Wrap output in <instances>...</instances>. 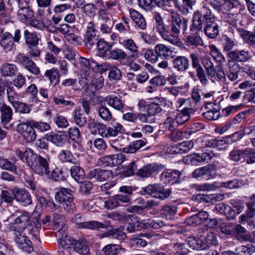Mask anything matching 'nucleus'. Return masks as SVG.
Segmentation results:
<instances>
[{
	"label": "nucleus",
	"instance_id": "obj_1",
	"mask_svg": "<svg viewBox=\"0 0 255 255\" xmlns=\"http://www.w3.org/2000/svg\"><path fill=\"white\" fill-rule=\"evenodd\" d=\"M153 18L156 31L164 40L168 41L171 40V37L179 35L181 30L185 31L187 29L188 19L173 10L170 12V16L166 22H164L161 14L158 12L154 13Z\"/></svg>",
	"mask_w": 255,
	"mask_h": 255
},
{
	"label": "nucleus",
	"instance_id": "obj_2",
	"mask_svg": "<svg viewBox=\"0 0 255 255\" xmlns=\"http://www.w3.org/2000/svg\"><path fill=\"white\" fill-rule=\"evenodd\" d=\"M193 17L201 21V32L204 23L203 31L209 38L214 39L219 35V26L216 22L217 18L209 7L203 6L194 12Z\"/></svg>",
	"mask_w": 255,
	"mask_h": 255
},
{
	"label": "nucleus",
	"instance_id": "obj_3",
	"mask_svg": "<svg viewBox=\"0 0 255 255\" xmlns=\"http://www.w3.org/2000/svg\"><path fill=\"white\" fill-rule=\"evenodd\" d=\"M26 154V160L27 164L31 167L32 171L39 175H49L50 171L49 170L50 158L43 157L40 155L35 153L31 149L26 151L24 153Z\"/></svg>",
	"mask_w": 255,
	"mask_h": 255
},
{
	"label": "nucleus",
	"instance_id": "obj_4",
	"mask_svg": "<svg viewBox=\"0 0 255 255\" xmlns=\"http://www.w3.org/2000/svg\"><path fill=\"white\" fill-rule=\"evenodd\" d=\"M13 219L9 229L12 231H23L31 225V216L29 213L25 211H17L8 217L7 220Z\"/></svg>",
	"mask_w": 255,
	"mask_h": 255
},
{
	"label": "nucleus",
	"instance_id": "obj_5",
	"mask_svg": "<svg viewBox=\"0 0 255 255\" xmlns=\"http://www.w3.org/2000/svg\"><path fill=\"white\" fill-rule=\"evenodd\" d=\"M194 19L192 17V24L190 26V33L187 36L185 40L186 45L189 47H197L202 46L204 42L200 36L201 33V21Z\"/></svg>",
	"mask_w": 255,
	"mask_h": 255
},
{
	"label": "nucleus",
	"instance_id": "obj_6",
	"mask_svg": "<svg viewBox=\"0 0 255 255\" xmlns=\"http://www.w3.org/2000/svg\"><path fill=\"white\" fill-rule=\"evenodd\" d=\"M57 203L61 205L65 211L73 213L76 211V206L73 202L72 191L68 188H61L55 195Z\"/></svg>",
	"mask_w": 255,
	"mask_h": 255
},
{
	"label": "nucleus",
	"instance_id": "obj_7",
	"mask_svg": "<svg viewBox=\"0 0 255 255\" xmlns=\"http://www.w3.org/2000/svg\"><path fill=\"white\" fill-rule=\"evenodd\" d=\"M140 192L142 195L148 194L153 198L163 200L170 196L171 191L169 188H165L160 184L155 183L142 188Z\"/></svg>",
	"mask_w": 255,
	"mask_h": 255
},
{
	"label": "nucleus",
	"instance_id": "obj_8",
	"mask_svg": "<svg viewBox=\"0 0 255 255\" xmlns=\"http://www.w3.org/2000/svg\"><path fill=\"white\" fill-rule=\"evenodd\" d=\"M30 119L21 118L20 122L17 126V131L20 133L25 139L28 142L34 141L37 134L34 130V127L29 124Z\"/></svg>",
	"mask_w": 255,
	"mask_h": 255
},
{
	"label": "nucleus",
	"instance_id": "obj_9",
	"mask_svg": "<svg viewBox=\"0 0 255 255\" xmlns=\"http://www.w3.org/2000/svg\"><path fill=\"white\" fill-rule=\"evenodd\" d=\"M213 154L212 152H195L184 157L183 162L186 165L198 166L204 162H209L212 158Z\"/></svg>",
	"mask_w": 255,
	"mask_h": 255
},
{
	"label": "nucleus",
	"instance_id": "obj_10",
	"mask_svg": "<svg viewBox=\"0 0 255 255\" xmlns=\"http://www.w3.org/2000/svg\"><path fill=\"white\" fill-rule=\"evenodd\" d=\"M29 56L19 53L15 57V61L32 74L38 76L40 74V69Z\"/></svg>",
	"mask_w": 255,
	"mask_h": 255
},
{
	"label": "nucleus",
	"instance_id": "obj_11",
	"mask_svg": "<svg viewBox=\"0 0 255 255\" xmlns=\"http://www.w3.org/2000/svg\"><path fill=\"white\" fill-rule=\"evenodd\" d=\"M97 33V30L95 28L93 22H89L87 23L86 31L83 35V42L88 48H92L98 41L99 36Z\"/></svg>",
	"mask_w": 255,
	"mask_h": 255
},
{
	"label": "nucleus",
	"instance_id": "obj_12",
	"mask_svg": "<svg viewBox=\"0 0 255 255\" xmlns=\"http://www.w3.org/2000/svg\"><path fill=\"white\" fill-rule=\"evenodd\" d=\"M14 241L18 248L23 251L30 253L33 251L32 244L22 231H15Z\"/></svg>",
	"mask_w": 255,
	"mask_h": 255
},
{
	"label": "nucleus",
	"instance_id": "obj_13",
	"mask_svg": "<svg viewBox=\"0 0 255 255\" xmlns=\"http://www.w3.org/2000/svg\"><path fill=\"white\" fill-rule=\"evenodd\" d=\"M1 124L5 129L11 130L13 127V124L10 123L12 119V109L5 103L1 104Z\"/></svg>",
	"mask_w": 255,
	"mask_h": 255
},
{
	"label": "nucleus",
	"instance_id": "obj_14",
	"mask_svg": "<svg viewBox=\"0 0 255 255\" xmlns=\"http://www.w3.org/2000/svg\"><path fill=\"white\" fill-rule=\"evenodd\" d=\"M166 104V100L164 98H155L153 102L146 105V113L150 116L158 114L162 112Z\"/></svg>",
	"mask_w": 255,
	"mask_h": 255
},
{
	"label": "nucleus",
	"instance_id": "obj_15",
	"mask_svg": "<svg viewBox=\"0 0 255 255\" xmlns=\"http://www.w3.org/2000/svg\"><path fill=\"white\" fill-rule=\"evenodd\" d=\"M78 63L81 69L83 74L84 75L83 79L86 81L90 80L91 76H90V71L94 69L96 66V61L93 58H86L84 57H80L78 60Z\"/></svg>",
	"mask_w": 255,
	"mask_h": 255
},
{
	"label": "nucleus",
	"instance_id": "obj_16",
	"mask_svg": "<svg viewBox=\"0 0 255 255\" xmlns=\"http://www.w3.org/2000/svg\"><path fill=\"white\" fill-rule=\"evenodd\" d=\"M164 167V166L156 163L148 164L139 169L136 175L143 178L153 177L160 171Z\"/></svg>",
	"mask_w": 255,
	"mask_h": 255
},
{
	"label": "nucleus",
	"instance_id": "obj_17",
	"mask_svg": "<svg viewBox=\"0 0 255 255\" xmlns=\"http://www.w3.org/2000/svg\"><path fill=\"white\" fill-rule=\"evenodd\" d=\"M135 189V188L132 186H122L119 188V193L117 194V199L120 201L122 203H130L132 199L133 191Z\"/></svg>",
	"mask_w": 255,
	"mask_h": 255
},
{
	"label": "nucleus",
	"instance_id": "obj_18",
	"mask_svg": "<svg viewBox=\"0 0 255 255\" xmlns=\"http://www.w3.org/2000/svg\"><path fill=\"white\" fill-rule=\"evenodd\" d=\"M198 105L199 104L190 98H178L176 102L177 108L183 107V109H185V111L192 115L194 114L198 110Z\"/></svg>",
	"mask_w": 255,
	"mask_h": 255
},
{
	"label": "nucleus",
	"instance_id": "obj_19",
	"mask_svg": "<svg viewBox=\"0 0 255 255\" xmlns=\"http://www.w3.org/2000/svg\"><path fill=\"white\" fill-rule=\"evenodd\" d=\"M14 199L23 206H28L32 203L31 196L25 190L15 188L13 189Z\"/></svg>",
	"mask_w": 255,
	"mask_h": 255
},
{
	"label": "nucleus",
	"instance_id": "obj_20",
	"mask_svg": "<svg viewBox=\"0 0 255 255\" xmlns=\"http://www.w3.org/2000/svg\"><path fill=\"white\" fill-rule=\"evenodd\" d=\"M173 68L178 72H184L189 69V60L185 56H177L172 62Z\"/></svg>",
	"mask_w": 255,
	"mask_h": 255
},
{
	"label": "nucleus",
	"instance_id": "obj_21",
	"mask_svg": "<svg viewBox=\"0 0 255 255\" xmlns=\"http://www.w3.org/2000/svg\"><path fill=\"white\" fill-rule=\"evenodd\" d=\"M154 52L157 55L158 58H161L164 60H167L174 57V52L170 46H168L163 44H158L154 47Z\"/></svg>",
	"mask_w": 255,
	"mask_h": 255
},
{
	"label": "nucleus",
	"instance_id": "obj_22",
	"mask_svg": "<svg viewBox=\"0 0 255 255\" xmlns=\"http://www.w3.org/2000/svg\"><path fill=\"white\" fill-rule=\"evenodd\" d=\"M104 101L114 109L123 112L125 104L120 96L114 94L108 95L105 97Z\"/></svg>",
	"mask_w": 255,
	"mask_h": 255
},
{
	"label": "nucleus",
	"instance_id": "obj_23",
	"mask_svg": "<svg viewBox=\"0 0 255 255\" xmlns=\"http://www.w3.org/2000/svg\"><path fill=\"white\" fill-rule=\"evenodd\" d=\"M228 56L229 60L233 62H244L250 59V53L249 51L245 50H235L228 52Z\"/></svg>",
	"mask_w": 255,
	"mask_h": 255
},
{
	"label": "nucleus",
	"instance_id": "obj_24",
	"mask_svg": "<svg viewBox=\"0 0 255 255\" xmlns=\"http://www.w3.org/2000/svg\"><path fill=\"white\" fill-rule=\"evenodd\" d=\"M129 11L130 17L133 21L135 26L139 29L145 30L147 23L142 14L133 8H130Z\"/></svg>",
	"mask_w": 255,
	"mask_h": 255
},
{
	"label": "nucleus",
	"instance_id": "obj_25",
	"mask_svg": "<svg viewBox=\"0 0 255 255\" xmlns=\"http://www.w3.org/2000/svg\"><path fill=\"white\" fill-rule=\"evenodd\" d=\"M165 226L164 222L159 219H148L138 222L137 227L142 229L152 228L159 229Z\"/></svg>",
	"mask_w": 255,
	"mask_h": 255
},
{
	"label": "nucleus",
	"instance_id": "obj_26",
	"mask_svg": "<svg viewBox=\"0 0 255 255\" xmlns=\"http://www.w3.org/2000/svg\"><path fill=\"white\" fill-rule=\"evenodd\" d=\"M180 174V172L177 170L166 171L161 174L160 178L165 184H173L178 182Z\"/></svg>",
	"mask_w": 255,
	"mask_h": 255
},
{
	"label": "nucleus",
	"instance_id": "obj_27",
	"mask_svg": "<svg viewBox=\"0 0 255 255\" xmlns=\"http://www.w3.org/2000/svg\"><path fill=\"white\" fill-rule=\"evenodd\" d=\"M14 42L12 35L8 32H5L0 36V45L6 52L13 49Z\"/></svg>",
	"mask_w": 255,
	"mask_h": 255
},
{
	"label": "nucleus",
	"instance_id": "obj_28",
	"mask_svg": "<svg viewBox=\"0 0 255 255\" xmlns=\"http://www.w3.org/2000/svg\"><path fill=\"white\" fill-rule=\"evenodd\" d=\"M146 142L145 139L134 140L130 142L126 147L122 148L121 150L125 153H134L140 148L144 146Z\"/></svg>",
	"mask_w": 255,
	"mask_h": 255
},
{
	"label": "nucleus",
	"instance_id": "obj_29",
	"mask_svg": "<svg viewBox=\"0 0 255 255\" xmlns=\"http://www.w3.org/2000/svg\"><path fill=\"white\" fill-rule=\"evenodd\" d=\"M235 253L231 251L225 252L223 255H251L255 252V246L248 244L246 246H241L236 248Z\"/></svg>",
	"mask_w": 255,
	"mask_h": 255
},
{
	"label": "nucleus",
	"instance_id": "obj_30",
	"mask_svg": "<svg viewBox=\"0 0 255 255\" xmlns=\"http://www.w3.org/2000/svg\"><path fill=\"white\" fill-rule=\"evenodd\" d=\"M105 237H111L119 241H123L127 238V234L124 232V227L120 226L108 231L104 234Z\"/></svg>",
	"mask_w": 255,
	"mask_h": 255
},
{
	"label": "nucleus",
	"instance_id": "obj_31",
	"mask_svg": "<svg viewBox=\"0 0 255 255\" xmlns=\"http://www.w3.org/2000/svg\"><path fill=\"white\" fill-rule=\"evenodd\" d=\"M97 47L99 51V55L103 58L108 57V54L112 48V44L105 41L104 39L101 38L96 43Z\"/></svg>",
	"mask_w": 255,
	"mask_h": 255
},
{
	"label": "nucleus",
	"instance_id": "obj_32",
	"mask_svg": "<svg viewBox=\"0 0 255 255\" xmlns=\"http://www.w3.org/2000/svg\"><path fill=\"white\" fill-rule=\"evenodd\" d=\"M58 159L62 163H69L73 164H79V161L68 150H61L58 155Z\"/></svg>",
	"mask_w": 255,
	"mask_h": 255
},
{
	"label": "nucleus",
	"instance_id": "obj_33",
	"mask_svg": "<svg viewBox=\"0 0 255 255\" xmlns=\"http://www.w3.org/2000/svg\"><path fill=\"white\" fill-rule=\"evenodd\" d=\"M201 63L204 66L208 77L215 82V67L210 58L205 56L202 58Z\"/></svg>",
	"mask_w": 255,
	"mask_h": 255
},
{
	"label": "nucleus",
	"instance_id": "obj_34",
	"mask_svg": "<svg viewBox=\"0 0 255 255\" xmlns=\"http://www.w3.org/2000/svg\"><path fill=\"white\" fill-rule=\"evenodd\" d=\"M250 148L240 150L234 149L229 153V159L234 162H239L244 160L246 156L250 153Z\"/></svg>",
	"mask_w": 255,
	"mask_h": 255
},
{
	"label": "nucleus",
	"instance_id": "obj_35",
	"mask_svg": "<svg viewBox=\"0 0 255 255\" xmlns=\"http://www.w3.org/2000/svg\"><path fill=\"white\" fill-rule=\"evenodd\" d=\"M73 248L80 255H90V249L85 239L74 240L73 241Z\"/></svg>",
	"mask_w": 255,
	"mask_h": 255
},
{
	"label": "nucleus",
	"instance_id": "obj_36",
	"mask_svg": "<svg viewBox=\"0 0 255 255\" xmlns=\"http://www.w3.org/2000/svg\"><path fill=\"white\" fill-rule=\"evenodd\" d=\"M228 67L229 71L227 73L228 78L232 81H234L238 78V74L241 70L240 65L231 60H228Z\"/></svg>",
	"mask_w": 255,
	"mask_h": 255
},
{
	"label": "nucleus",
	"instance_id": "obj_37",
	"mask_svg": "<svg viewBox=\"0 0 255 255\" xmlns=\"http://www.w3.org/2000/svg\"><path fill=\"white\" fill-rule=\"evenodd\" d=\"M125 131L124 128L121 124L116 122L107 128L106 138L115 137Z\"/></svg>",
	"mask_w": 255,
	"mask_h": 255
},
{
	"label": "nucleus",
	"instance_id": "obj_38",
	"mask_svg": "<svg viewBox=\"0 0 255 255\" xmlns=\"http://www.w3.org/2000/svg\"><path fill=\"white\" fill-rule=\"evenodd\" d=\"M99 117L103 121L109 122L113 119V115L110 110L102 104H99L96 108Z\"/></svg>",
	"mask_w": 255,
	"mask_h": 255
},
{
	"label": "nucleus",
	"instance_id": "obj_39",
	"mask_svg": "<svg viewBox=\"0 0 255 255\" xmlns=\"http://www.w3.org/2000/svg\"><path fill=\"white\" fill-rule=\"evenodd\" d=\"M22 4V2H21L19 5H18L19 8L17 14L21 20L24 22L33 16L34 12L28 6H23Z\"/></svg>",
	"mask_w": 255,
	"mask_h": 255
},
{
	"label": "nucleus",
	"instance_id": "obj_40",
	"mask_svg": "<svg viewBox=\"0 0 255 255\" xmlns=\"http://www.w3.org/2000/svg\"><path fill=\"white\" fill-rule=\"evenodd\" d=\"M186 242L188 246L193 249L206 250H208L209 248L208 245L206 244L202 241H200L198 238L194 237H188L186 239Z\"/></svg>",
	"mask_w": 255,
	"mask_h": 255
},
{
	"label": "nucleus",
	"instance_id": "obj_41",
	"mask_svg": "<svg viewBox=\"0 0 255 255\" xmlns=\"http://www.w3.org/2000/svg\"><path fill=\"white\" fill-rule=\"evenodd\" d=\"M195 3V0H182L181 5L176 3V7L182 14L186 15L191 12L193 10V7Z\"/></svg>",
	"mask_w": 255,
	"mask_h": 255
},
{
	"label": "nucleus",
	"instance_id": "obj_42",
	"mask_svg": "<svg viewBox=\"0 0 255 255\" xmlns=\"http://www.w3.org/2000/svg\"><path fill=\"white\" fill-rule=\"evenodd\" d=\"M235 231L236 232V239L240 242H246L250 240L251 236L244 227H242L241 225H236L235 227Z\"/></svg>",
	"mask_w": 255,
	"mask_h": 255
},
{
	"label": "nucleus",
	"instance_id": "obj_43",
	"mask_svg": "<svg viewBox=\"0 0 255 255\" xmlns=\"http://www.w3.org/2000/svg\"><path fill=\"white\" fill-rule=\"evenodd\" d=\"M44 138L57 146H62L64 144L63 135L54 132H50L46 134Z\"/></svg>",
	"mask_w": 255,
	"mask_h": 255
},
{
	"label": "nucleus",
	"instance_id": "obj_44",
	"mask_svg": "<svg viewBox=\"0 0 255 255\" xmlns=\"http://www.w3.org/2000/svg\"><path fill=\"white\" fill-rule=\"evenodd\" d=\"M0 168L3 170L16 173L17 167L15 162H12L10 159L0 156Z\"/></svg>",
	"mask_w": 255,
	"mask_h": 255
},
{
	"label": "nucleus",
	"instance_id": "obj_45",
	"mask_svg": "<svg viewBox=\"0 0 255 255\" xmlns=\"http://www.w3.org/2000/svg\"><path fill=\"white\" fill-rule=\"evenodd\" d=\"M177 213V207L174 205H165L161 209V216L167 219H173Z\"/></svg>",
	"mask_w": 255,
	"mask_h": 255
},
{
	"label": "nucleus",
	"instance_id": "obj_46",
	"mask_svg": "<svg viewBox=\"0 0 255 255\" xmlns=\"http://www.w3.org/2000/svg\"><path fill=\"white\" fill-rule=\"evenodd\" d=\"M120 43L127 49L128 50L130 53L131 57H137L138 51L137 46L132 39H128L124 40Z\"/></svg>",
	"mask_w": 255,
	"mask_h": 255
},
{
	"label": "nucleus",
	"instance_id": "obj_47",
	"mask_svg": "<svg viewBox=\"0 0 255 255\" xmlns=\"http://www.w3.org/2000/svg\"><path fill=\"white\" fill-rule=\"evenodd\" d=\"M44 76L48 79L51 84L56 85L59 82V71L55 68L47 70L44 73Z\"/></svg>",
	"mask_w": 255,
	"mask_h": 255
},
{
	"label": "nucleus",
	"instance_id": "obj_48",
	"mask_svg": "<svg viewBox=\"0 0 255 255\" xmlns=\"http://www.w3.org/2000/svg\"><path fill=\"white\" fill-rule=\"evenodd\" d=\"M127 57V54L123 50L116 48L113 49H111L108 54V57H107L106 59L121 61L125 60Z\"/></svg>",
	"mask_w": 255,
	"mask_h": 255
},
{
	"label": "nucleus",
	"instance_id": "obj_49",
	"mask_svg": "<svg viewBox=\"0 0 255 255\" xmlns=\"http://www.w3.org/2000/svg\"><path fill=\"white\" fill-rule=\"evenodd\" d=\"M70 173L72 177L79 183L82 182L85 176L84 170L77 165L71 167Z\"/></svg>",
	"mask_w": 255,
	"mask_h": 255
},
{
	"label": "nucleus",
	"instance_id": "obj_50",
	"mask_svg": "<svg viewBox=\"0 0 255 255\" xmlns=\"http://www.w3.org/2000/svg\"><path fill=\"white\" fill-rule=\"evenodd\" d=\"M24 37L27 46L38 45L39 39L35 33L31 32L26 29L24 31Z\"/></svg>",
	"mask_w": 255,
	"mask_h": 255
},
{
	"label": "nucleus",
	"instance_id": "obj_51",
	"mask_svg": "<svg viewBox=\"0 0 255 255\" xmlns=\"http://www.w3.org/2000/svg\"><path fill=\"white\" fill-rule=\"evenodd\" d=\"M17 66L13 64L5 63L2 65L1 72L4 76L11 77L17 71Z\"/></svg>",
	"mask_w": 255,
	"mask_h": 255
},
{
	"label": "nucleus",
	"instance_id": "obj_52",
	"mask_svg": "<svg viewBox=\"0 0 255 255\" xmlns=\"http://www.w3.org/2000/svg\"><path fill=\"white\" fill-rule=\"evenodd\" d=\"M6 90L8 101L12 106L19 101V95L16 92L13 87L7 86Z\"/></svg>",
	"mask_w": 255,
	"mask_h": 255
},
{
	"label": "nucleus",
	"instance_id": "obj_53",
	"mask_svg": "<svg viewBox=\"0 0 255 255\" xmlns=\"http://www.w3.org/2000/svg\"><path fill=\"white\" fill-rule=\"evenodd\" d=\"M240 35L250 46L255 48V33L243 30Z\"/></svg>",
	"mask_w": 255,
	"mask_h": 255
},
{
	"label": "nucleus",
	"instance_id": "obj_54",
	"mask_svg": "<svg viewBox=\"0 0 255 255\" xmlns=\"http://www.w3.org/2000/svg\"><path fill=\"white\" fill-rule=\"evenodd\" d=\"M223 42L224 50L230 52L236 45L235 39L228 37L226 35H223L221 38Z\"/></svg>",
	"mask_w": 255,
	"mask_h": 255
},
{
	"label": "nucleus",
	"instance_id": "obj_55",
	"mask_svg": "<svg viewBox=\"0 0 255 255\" xmlns=\"http://www.w3.org/2000/svg\"><path fill=\"white\" fill-rule=\"evenodd\" d=\"M122 247L117 244H109L103 248L102 251L106 255H117Z\"/></svg>",
	"mask_w": 255,
	"mask_h": 255
},
{
	"label": "nucleus",
	"instance_id": "obj_56",
	"mask_svg": "<svg viewBox=\"0 0 255 255\" xmlns=\"http://www.w3.org/2000/svg\"><path fill=\"white\" fill-rule=\"evenodd\" d=\"M172 248L176 255H188L189 250L184 243H176L173 245Z\"/></svg>",
	"mask_w": 255,
	"mask_h": 255
},
{
	"label": "nucleus",
	"instance_id": "obj_57",
	"mask_svg": "<svg viewBox=\"0 0 255 255\" xmlns=\"http://www.w3.org/2000/svg\"><path fill=\"white\" fill-rule=\"evenodd\" d=\"M74 120L76 124L80 127L84 126L87 123V118L84 116L81 109L74 111Z\"/></svg>",
	"mask_w": 255,
	"mask_h": 255
},
{
	"label": "nucleus",
	"instance_id": "obj_58",
	"mask_svg": "<svg viewBox=\"0 0 255 255\" xmlns=\"http://www.w3.org/2000/svg\"><path fill=\"white\" fill-rule=\"evenodd\" d=\"M122 75L120 69L117 67L112 66L110 69L108 78L110 81L117 82L122 79Z\"/></svg>",
	"mask_w": 255,
	"mask_h": 255
},
{
	"label": "nucleus",
	"instance_id": "obj_59",
	"mask_svg": "<svg viewBox=\"0 0 255 255\" xmlns=\"http://www.w3.org/2000/svg\"><path fill=\"white\" fill-rule=\"evenodd\" d=\"M192 115L182 109L177 114L176 121L179 125H182L190 120Z\"/></svg>",
	"mask_w": 255,
	"mask_h": 255
},
{
	"label": "nucleus",
	"instance_id": "obj_60",
	"mask_svg": "<svg viewBox=\"0 0 255 255\" xmlns=\"http://www.w3.org/2000/svg\"><path fill=\"white\" fill-rule=\"evenodd\" d=\"M38 92L37 88L34 84H30L27 88L26 93L31 95L30 102L35 103H38L40 102V100L37 97Z\"/></svg>",
	"mask_w": 255,
	"mask_h": 255
},
{
	"label": "nucleus",
	"instance_id": "obj_61",
	"mask_svg": "<svg viewBox=\"0 0 255 255\" xmlns=\"http://www.w3.org/2000/svg\"><path fill=\"white\" fill-rule=\"evenodd\" d=\"M29 124L33 126L35 129L41 132L47 131L50 129V125L46 122H36L30 119Z\"/></svg>",
	"mask_w": 255,
	"mask_h": 255
},
{
	"label": "nucleus",
	"instance_id": "obj_62",
	"mask_svg": "<svg viewBox=\"0 0 255 255\" xmlns=\"http://www.w3.org/2000/svg\"><path fill=\"white\" fill-rule=\"evenodd\" d=\"M108 217L112 220L124 222L128 221L130 215H128L125 212H114L108 215Z\"/></svg>",
	"mask_w": 255,
	"mask_h": 255
},
{
	"label": "nucleus",
	"instance_id": "obj_63",
	"mask_svg": "<svg viewBox=\"0 0 255 255\" xmlns=\"http://www.w3.org/2000/svg\"><path fill=\"white\" fill-rule=\"evenodd\" d=\"M15 111L21 114H28L31 111V108L25 103L18 101L12 105Z\"/></svg>",
	"mask_w": 255,
	"mask_h": 255
},
{
	"label": "nucleus",
	"instance_id": "obj_64",
	"mask_svg": "<svg viewBox=\"0 0 255 255\" xmlns=\"http://www.w3.org/2000/svg\"><path fill=\"white\" fill-rule=\"evenodd\" d=\"M194 145V142L192 140L184 141L178 144V152L181 154L187 153L193 147Z\"/></svg>",
	"mask_w": 255,
	"mask_h": 255
}]
</instances>
